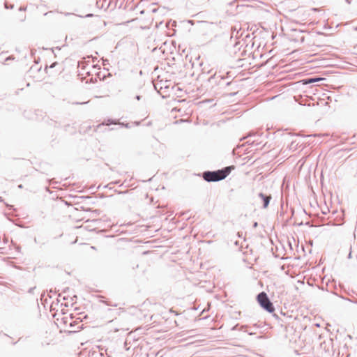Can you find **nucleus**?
<instances>
[{
    "mask_svg": "<svg viewBox=\"0 0 357 357\" xmlns=\"http://www.w3.org/2000/svg\"><path fill=\"white\" fill-rule=\"evenodd\" d=\"M93 15V14H87L85 17H92Z\"/></svg>",
    "mask_w": 357,
    "mask_h": 357,
    "instance_id": "obj_10",
    "label": "nucleus"
},
{
    "mask_svg": "<svg viewBox=\"0 0 357 357\" xmlns=\"http://www.w3.org/2000/svg\"><path fill=\"white\" fill-rule=\"evenodd\" d=\"M225 79V77L221 75H217L215 73L213 75L211 76L208 78V82L212 84H215L218 86L223 85V81Z\"/></svg>",
    "mask_w": 357,
    "mask_h": 357,
    "instance_id": "obj_3",
    "label": "nucleus"
},
{
    "mask_svg": "<svg viewBox=\"0 0 357 357\" xmlns=\"http://www.w3.org/2000/svg\"><path fill=\"white\" fill-rule=\"evenodd\" d=\"M356 303H357V301Z\"/></svg>",
    "mask_w": 357,
    "mask_h": 357,
    "instance_id": "obj_17",
    "label": "nucleus"
},
{
    "mask_svg": "<svg viewBox=\"0 0 357 357\" xmlns=\"http://www.w3.org/2000/svg\"><path fill=\"white\" fill-rule=\"evenodd\" d=\"M18 188H23V186H22V184H20V185H18Z\"/></svg>",
    "mask_w": 357,
    "mask_h": 357,
    "instance_id": "obj_13",
    "label": "nucleus"
},
{
    "mask_svg": "<svg viewBox=\"0 0 357 357\" xmlns=\"http://www.w3.org/2000/svg\"><path fill=\"white\" fill-rule=\"evenodd\" d=\"M316 80H318V79H312V78L307 79L304 80V83H305V84L312 83V82H315Z\"/></svg>",
    "mask_w": 357,
    "mask_h": 357,
    "instance_id": "obj_6",
    "label": "nucleus"
},
{
    "mask_svg": "<svg viewBox=\"0 0 357 357\" xmlns=\"http://www.w3.org/2000/svg\"><path fill=\"white\" fill-rule=\"evenodd\" d=\"M258 226V223L257 222H255L253 224V227L256 228Z\"/></svg>",
    "mask_w": 357,
    "mask_h": 357,
    "instance_id": "obj_8",
    "label": "nucleus"
},
{
    "mask_svg": "<svg viewBox=\"0 0 357 357\" xmlns=\"http://www.w3.org/2000/svg\"><path fill=\"white\" fill-rule=\"evenodd\" d=\"M248 334H249V335H253V333H250V332H249V333H248Z\"/></svg>",
    "mask_w": 357,
    "mask_h": 357,
    "instance_id": "obj_16",
    "label": "nucleus"
},
{
    "mask_svg": "<svg viewBox=\"0 0 357 357\" xmlns=\"http://www.w3.org/2000/svg\"><path fill=\"white\" fill-rule=\"evenodd\" d=\"M233 169L234 166H228L215 171H205L202 173V177L207 182L220 181L225 179Z\"/></svg>",
    "mask_w": 357,
    "mask_h": 357,
    "instance_id": "obj_1",
    "label": "nucleus"
},
{
    "mask_svg": "<svg viewBox=\"0 0 357 357\" xmlns=\"http://www.w3.org/2000/svg\"><path fill=\"white\" fill-rule=\"evenodd\" d=\"M56 62H54L53 63L51 66H50V68H54L56 65Z\"/></svg>",
    "mask_w": 357,
    "mask_h": 357,
    "instance_id": "obj_9",
    "label": "nucleus"
},
{
    "mask_svg": "<svg viewBox=\"0 0 357 357\" xmlns=\"http://www.w3.org/2000/svg\"><path fill=\"white\" fill-rule=\"evenodd\" d=\"M257 299L260 306L268 312H273L275 310L273 304L271 302L267 294L262 291L259 293Z\"/></svg>",
    "mask_w": 357,
    "mask_h": 357,
    "instance_id": "obj_2",
    "label": "nucleus"
},
{
    "mask_svg": "<svg viewBox=\"0 0 357 357\" xmlns=\"http://www.w3.org/2000/svg\"><path fill=\"white\" fill-rule=\"evenodd\" d=\"M258 197L261 199V201L263 204V208H266L270 203L271 199V195L260 192L258 195Z\"/></svg>",
    "mask_w": 357,
    "mask_h": 357,
    "instance_id": "obj_4",
    "label": "nucleus"
},
{
    "mask_svg": "<svg viewBox=\"0 0 357 357\" xmlns=\"http://www.w3.org/2000/svg\"><path fill=\"white\" fill-rule=\"evenodd\" d=\"M231 84V82H227L226 84H225V86H229Z\"/></svg>",
    "mask_w": 357,
    "mask_h": 357,
    "instance_id": "obj_11",
    "label": "nucleus"
},
{
    "mask_svg": "<svg viewBox=\"0 0 357 357\" xmlns=\"http://www.w3.org/2000/svg\"><path fill=\"white\" fill-rule=\"evenodd\" d=\"M32 290H33V288H31V289H29V292H30V293H31V292L32 291Z\"/></svg>",
    "mask_w": 357,
    "mask_h": 357,
    "instance_id": "obj_15",
    "label": "nucleus"
},
{
    "mask_svg": "<svg viewBox=\"0 0 357 357\" xmlns=\"http://www.w3.org/2000/svg\"><path fill=\"white\" fill-rule=\"evenodd\" d=\"M141 98H142V96H139V95H137V96H135V99L137 100H140Z\"/></svg>",
    "mask_w": 357,
    "mask_h": 357,
    "instance_id": "obj_7",
    "label": "nucleus"
},
{
    "mask_svg": "<svg viewBox=\"0 0 357 357\" xmlns=\"http://www.w3.org/2000/svg\"><path fill=\"white\" fill-rule=\"evenodd\" d=\"M7 207H8L9 209H10L11 208H13V206L7 204Z\"/></svg>",
    "mask_w": 357,
    "mask_h": 357,
    "instance_id": "obj_12",
    "label": "nucleus"
},
{
    "mask_svg": "<svg viewBox=\"0 0 357 357\" xmlns=\"http://www.w3.org/2000/svg\"><path fill=\"white\" fill-rule=\"evenodd\" d=\"M135 123L137 126L139 125V122H135Z\"/></svg>",
    "mask_w": 357,
    "mask_h": 357,
    "instance_id": "obj_14",
    "label": "nucleus"
},
{
    "mask_svg": "<svg viewBox=\"0 0 357 357\" xmlns=\"http://www.w3.org/2000/svg\"><path fill=\"white\" fill-rule=\"evenodd\" d=\"M111 124H119V125L123 126L127 128H130V124L128 123H121L119 121L112 120V119H107V121H105L102 123V125H106V126H109Z\"/></svg>",
    "mask_w": 357,
    "mask_h": 357,
    "instance_id": "obj_5",
    "label": "nucleus"
}]
</instances>
